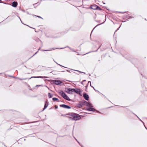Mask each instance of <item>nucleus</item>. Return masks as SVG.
Returning <instances> with one entry per match:
<instances>
[{
  "label": "nucleus",
  "mask_w": 147,
  "mask_h": 147,
  "mask_svg": "<svg viewBox=\"0 0 147 147\" xmlns=\"http://www.w3.org/2000/svg\"><path fill=\"white\" fill-rule=\"evenodd\" d=\"M49 102L47 101H46L45 102V104L44 106V108H43V111L49 105Z\"/></svg>",
  "instance_id": "nucleus-11"
},
{
  "label": "nucleus",
  "mask_w": 147,
  "mask_h": 147,
  "mask_svg": "<svg viewBox=\"0 0 147 147\" xmlns=\"http://www.w3.org/2000/svg\"><path fill=\"white\" fill-rule=\"evenodd\" d=\"M74 92L78 94L79 96H82V91L78 88H74Z\"/></svg>",
  "instance_id": "nucleus-4"
},
{
  "label": "nucleus",
  "mask_w": 147,
  "mask_h": 147,
  "mask_svg": "<svg viewBox=\"0 0 147 147\" xmlns=\"http://www.w3.org/2000/svg\"><path fill=\"white\" fill-rule=\"evenodd\" d=\"M120 27H121V26H120L119 27V28L118 29H117V30H118V29H119L120 28Z\"/></svg>",
  "instance_id": "nucleus-29"
},
{
  "label": "nucleus",
  "mask_w": 147,
  "mask_h": 147,
  "mask_svg": "<svg viewBox=\"0 0 147 147\" xmlns=\"http://www.w3.org/2000/svg\"><path fill=\"white\" fill-rule=\"evenodd\" d=\"M133 18L132 17H131V16H130L129 18V19L131 18Z\"/></svg>",
  "instance_id": "nucleus-27"
},
{
  "label": "nucleus",
  "mask_w": 147,
  "mask_h": 147,
  "mask_svg": "<svg viewBox=\"0 0 147 147\" xmlns=\"http://www.w3.org/2000/svg\"><path fill=\"white\" fill-rule=\"evenodd\" d=\"M136 116L137 117H138V118L139 119V120H140V121H142H142L141 120V119H140L139 118V117H138L136 115Z\"/></svg>",
  "instance_id": "nucleus-22"
},
{
  "label": "nucleus",
  "mask_w": 147,
  "mask_h": 147,
  "mask_svg": "<svg viewBox=\"0 0 147 147\" xmlns=\"http://www.w3.org/2000/svg\"><path fill=\"white\" fill-rule=\"evenodd\" d=\"M47 78V77H45L40 76H38V77H31L30 79L31 78Z\"/></svg>",
  "instance_id": "nucleus-14"
},
{
  "label": "nucleus",
  "mask_w": 147,
  "mask_h": 147,
  "mask_svg": "<svg viewBox=\"0 0 147 147\" xmlns=\"http://www.w3.org/2000/svg\"><path fill=\"white\" fill-rule=\"evenodd\" d=\"M59 65L61 66H62L61 65Z\"/></svg>",
  "instance_id": "nucleus-33"
},
{
  "label": "nucleus",
  "mask_w": 147,
  "mask_h": 147,
  "mask_svg": "<svg viewBox=\"0 0 147 147\" xmlns=\"http://www.w3.org/2000/svg\"><path fill=\"white\" fill-rule=\"evenodd\" d=\"M52 100H53L54 101H57V102H59V99L58 98H52Z\"/></svg>",
  "instance_id": "nucleus-13"
},
{
  "label": "nucleus",
  "mask_w": 147,
  "mask_h": 147,
  "mask_svg": "<svg viewBox=\"0 0 147 147\" xmlns=\"http://www.w3.org/2000/svg\"><path fill=\"white\" fill-rule=\"evenodd\" d=\"M65 115H61V116H63V117H65Z\"/></svg>",
  "instance_id": "nucleus-23"
},
{
  "label": "nucleus",
  "mask_w": 147,
  "mask_h": 147,
  "mask_svg": "<svg viewBox=\"0 0 147 147\" xmlns=\"http://www.w3.org/2000/svg\"><path fill=\"white\" fill-rule=\"evenodd\" d=\"M84 105H86L88 107L87 109V111H96L97 112L100 113L99 111L96 110L95 109L93 108V107L91 103L88 102L84 100L82 101L79 104L78 106L81 108L82 106Z\"/></svg>",
  "instance_id": "nucleus-1"
},
{
  "label": "nucleus",
  "mask_w": 147,
  "mask_h": 147,
  "mask_svg": "<svg viewBox=\"0 0 147 147\" xmlns=\"http://www.w3.org/2000/svg\"><path fill=\"white\" fill-rule=\"evenodd\" d=\"M86 81V80H84L83 81V82H84V81Z\"/></svg>",
  "instance_id": "nucleus-31"
},
{
  "label": "nucleus",
  "mask_w": 147,
  "mask_h": 147,
  "mask_svg": "<svg viewBox=\"0 0 147 147\" xmlns=\"http://www.w3.org/2000/svg\"><path fill=\"white\" fill-rule=\"evenodd\" d=\"M18 3L17 2L14 1L12 3L11 6L14 7H16L17 6Z\"/></svg>",
  "instance_id": "nucleus-12"
},
{
  "label": "nucleus",
  "mask_w": 147,
  "mask_h": 147,
  "mask_svg": "<svg viewBox=\"0 0 147 147\" xmlns=\"http://www.w3.org/2000/svg\"><path fill=\"white\" fill-rule=\"evenodd\" d=\"M26 78H25V79H24V80H26Z\"/></svg>",
  "instance_id": "nucleus-32"
},
{
  "label": "nucleus",
  "mask_w": 147,
  "mask_h": 147,
  "mask_svg": "<svg viewBox=\"0 0 147 147\" xmlns=\"http://www.w3.org/2000/svg\"><path fill=\"white\" fill-rule=\"evenodd\" d=\"M61 93V96L65 99L68 101H70V99L69 97L63 91H61L60 92Z\"/></svg>",
  "instance_id": "nucleus-2"
},
{
  "label": "nucleus",
  "mask_w": 147,
  "mask_h": 147,
  "mask_svg": "<svg viewBox=\"0 0 147 147\" xmlns=\"http://www.w3.org/2000/svg\"><path fill=\"white\" fill-rule=\"evenodd\" d=\"M66 115L68 116L66 117L68 118L69 120H74V113H69L66 114Z\"/></svg>",
  "instance_id": "nucleus-3"
},
{
  "label": "nucleus",
  "mask_w": 147,
  "mask_h": 147,
  "mask_svg": "<svg viewBox=\"0 0 147 147\" xmlns=\"http://www.w3.org/2000/svg\"><path fill=\"white\" fill-rule=\"evenodd\" d=\"M65 91L68 93H72V92H74V89H71L70 88H66Z\"/></svg>",
  "instance_id": "nucleus-5"
},
{
  "label": "nucleus",
  "mask_w": 147,
  "mask_h": 147,
  "mask_svg": "<svg viewBox=\"0 0 147 147\" xmlns=\"http://www.w3.org/2000/svg\"><path fill=\"white\" fill-rule=\"evenodd\" d=\"M77 71L79 73H84V74H85V73H84V72H81V71H78V70H74V71Z\"/></svg>",
  "instance_id": "nucleus-16"
},
{
  "label": "nucleus",
  "mask_w": 147,
  "mask_h": 147,
  "mask_svg": "<svg viewBox=\"0 0 147 147\" xmlns=\"http://www.w3.org/2000/svg\"><path fill=\"white\" fill-rule=\"evenodd\" d=\"M36 4H34V5H35Z\"/></svg>",
  "instance_id": "nucleus-34"
},
{
  "label": "nucleus",
  "mask_w": 147,
  "mask_h": 147,
  "mask_svg": "<svg viewBox=\"0 0 147 147\" xmlns=\"http://www.w3.org/2000/svg\"><path fill=\"white\" fill-rule=\"evenodd\" d=\"M38 52V51H37L34 54V55H32V57H33V56H34V55H35V54H36V53Z\"/></svg>",
  "instance_id": "nucleus-18"
},
{
  "label": "nucleus",
  "mask_w": 147,
  "mask_h": 147,
  "mask_svg": "<svg viewBox=\"0 0 147 147\" xmlns=\"http://www.w3.org/2000/svg\"><path fill=\"white\" fill-rule=\"evenodd\" d=\"M81 119V117L74 113V120H77Z\"/></svg>",
  "instance_id": "nucleus-7"
},
{
  "label": "nucleus",
  "mask_w": 147,
  "mask_h": 147,
  "mask_svg": "<svg viewBox=\"0 0 147 147\" xmlns=\"http://www.w3.org/2000/svg\"><path fill=\"white\" fill-rule=\"evenodd\" d=\"M48 96L49 98H52L53 96V95L51 94L50 93H48Z\"/></svg>",
  "instance_id": "nucleus-15"
},
{
  "label": "nucleus",
  "mask_w": 147,
  "mask_h": 147,
  "mask_svg": "<svg viewBox=\"0 0 147 147\" xmlns=\"http://www.w3.org/2000/svg\"><path fill=\"white\" fill-rule=\"evenodd\" d=\"M106 20V19H105V21H104V22H103L101 24H102L104 23L105 22V20Z\"/></svg>",
  "instance_id": "nucleus-28"
},
{
  "label": "nucleus",
  "mask_w": 147,
  "mask_h": 147,
  "mask_svg": "<svg viewBox=\"0 0 147 147\" xmlns=\"http://www.w3.org/2000/svg\"><path fill=\"white\" fill-rule=\"evenodd\" d=\"M55 109H56L58 108V106L57 105H55Z\"/></svg>",
  "instance_id": "nucleus-24"
},
{
  "label": "nucleus",
  "mask_w": 147,
  "mask_h": 147,
  "mask_svg": "<svg viewBox=\"0 0 147 147\" xmlns=\"http://www.w3.org/2000/svg\"><path fill=\"white\" fill-rule=\"evenodd\" d=\"M60 106L61 107H62L66 109H69L71 108V107L69 106L64 104L60 105Z\"/></svg>",
  "instance_id": "nucleus-9"
},
{
  "label": "nucleus",
  "mask_w": 147,
  "mask_h": 147,
  "mask_svg": "<svg viewBox=\"0 0 147 147\" xmlns=\"http://www.w3.org/2000/svg\"><path fill=\"white\" fill-rule=\"evenodd\" d=\"M91 8L94 10H101V8L99 7L96 5H92Z\"/></svg>",
  "instance_id": "nucleus-6"
},
{
  "label": "nucleus",
  "mask_w": 147,
  "mask_h": 147,
  "mask_svg": "<svg viewBox=\"0 0 147 147\" xmlns=\"http://www.w3.org/2000/svg\"><path fill=\"white\" fill-rule=\"evenodd\" d=\"M54 62H55L57 64V63L55 61V60H54Z\"/></svg>",
  "instance_id": "nucleus-30"
},
{
  "label": "nucleus",
  "mask_w": 147,
  "mask_h": 147,
  "mask_svg": "<svg viewBox=\"0 0 147 147\" xmlns=\"http://www.w3.org/2000/svg\"><path fill=\"white\" fill-rule=\"evenodd\" d=\"M90 86L91 87H92L94 89V90H96L93 87V86H92L91 85V84H90Z\"/></svg>",
  "instance_id": "nucleus-21"
},
{
  "label": "nucleus",
  "mask_w": 147,
  "mask_h": 147,
  "mask_svg": "<svg viewBox=\"0 0 147 147\" xmlns=\"http://www.w3.org/2000/svg\"><path fill=\"white\" fill-rule=\"evenodd\" d=\"M45 51H47V50H45Z\"/></svg>",
  "instance_id": "nucleus-35"
},
{
  "label": "nucleus",
  "mask_w": 147,
  "mask_h": 147,
  "mask_svg": "<svg viewBox=\"0 0 147 147\" xmlns=\"http://www.w3.org/2000/svg\"><path fill=\"white\" fill-rule=\"evenodd\" d=\"M0 3H4V4H6V3H4V2H3L1 1V0H0ZM8 4V3H7V4Z\"/></svg>",
  "instance_id": "nucleus-17"
},
{
  "label": "nucleus",
  "mask_w": 147,
  "mask_h": 147,
  "mask_svg": "<svg viewBox=\"0 0 147 147\" xmlns=\"http://www.w3.org/2000/svg\"><path fill=\"white\" fill-rule=\"evenodd\" d=\"M83 96L84 98L86 100H88L89 99V96L86 93H84L83 94Z\"/></svg>",
  "instance_id": "nucleus-8"
},
{
  "label": "nucleus",
  "mask_w": 147,
  "mask_h": 147,
  "mask_svg": "<svg viewBox=\"0 0 147 147\" xmlns=\"http://www.w3.org/2000/svg\"><path fill=\"white\" fill-rule=\"evenodd\" d=\"M54 83L56 85H59L61 83V82L59 80H55L54 81Z\"/></svg>",
  "instance_id": "nucleus-10"
},
{
  "label": "nucleus",
  "mask_w": 147,
  "mask_h": 147,
  "mask_svg": "<svg viewBox=\"0 0 147 147\" xmlns=\"http://www.w3.org/2000/svg\"><path fill=\"white\" fill-rule=\"evenodd\" d=\"M89 83H90V84H91V82H90V81H89V82H88V84H89Z\"/></svg>",
  "instance_id": "nucleus-25"
},
{
  "label": "nucleus",
  "mask_w": 147,
  "mask_h": 147,
  "mask_svg": "<svg viewBox=\"0 0 147 147\" xmlns=\"http://www.w3.org/2000/svg\"><path fill=\"white\" fill-rule=\"evenodd\" d=\"M75 139L77 141V142L81 146H82L81 144H80V143L77 141V140L76 138H75Z\"/></svg>",
  "instance_id": "nucleus-19"
},
{
  "label": "nucleus",
  "mask_w": 147,
  "mask_h": 147,
  "mask_svg": "<svg viewBox=\"0 0 147 147\" xmlns=\"http://www.w3.org/2000/svg\"><path fill=\"white\" fill-rule=\"evenodd\" d=\"M39 18H41V17H40V16H37Z\"/></svg>",
  "instance_id": "nucleus-26"
},
{
  "label": "nucleus",
  "mask_w": 147,
  "mask_h": 147,
  "mask_svg": "<svg viewBox=\"0 0 147 147\" xmlns=\"http://www.w3.org/2000/svg\"><path fill=\"white\" fill-rule=\"evenodd\" d=\"M101 24H98V25H97L94 28L93 30L96 27H97V26H98V25Z\"/></svg>",
  "instance_id": "nucleus-20"
}]
</instances>
